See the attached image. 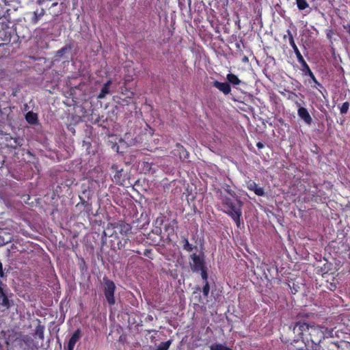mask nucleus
<instances>
[{
	"mask_svg": "<svg viewBox=\"0 0 350 350\" xmlns=\"http://www.w3.org/2000/svg\"><path fill=\"white\" fill-rule=\"evenodd\" d=\"M25 119L31 124H35L38 122L37 114L33 112H28L25 116Z\"/></svg>",
	"mask_w": 350,
	"mask_h": 350,
	"instance_id": "nucleus-18",
	"label": "nucleus"
},
{
	"mask_svg": "<svg viewBox=\"0 0 350 350\" xmlns=\"http://www.w3.org/2000/svg\"><path fill=\"white\" fill-rule=\"evenodd\" d=\"M0 293H1V295L2 297V302H1V304L4 306H6V307H10V302H9V299L7 297V295L4 293L3 289L1 288H0Z\"/></svg>",
	"mask_w": 350,
	"mask_h": 350,
	"instance_id": "nucleus-27",
	"label": "nucleus"
},
{
	"mask_svg": "<svg viewBox=\"0 0 350 350\" xmlns=\"http://www.w3.org/2000/svg\"><path fill=\"white\" fill-rule=\"evenodd\" d=\"M291 95L292 96H289V98L293 99V97H297V95L294 92H291Z\"/></svg>",
	"mask_w": 350,
	"mask_h": 350,
	"instance_id": "nucleus-38",
	"label": "nucleus"
},
{
	"mask_svg": "<svg viewBox=\"0 0 350 350\" xmlns=\"http://www.w3.org/2000/svg\"><path fill=\"white\" fill-rule=\"evenodd\" d=\"M57 1V0H37L36 3L39 6L49 7V2Z\"/></svg>",
	"mask_w": 350,
	"mask_h": 350,
	"instance_id": "nucleus-29",
	"label": "nucleus"
},
{
	"mask_svg": "<svg viewBox=\"0 0 350 350\" xmlns=\"http://www.w3.org/2000/svg\"><path fill=\"white\" fill-rule=\"evenodd\" d=\"M113 228L116 230V233H119L122 237H128L131 233L132 226L131 224L124 222V221H119L114 224ZM129 241V238H122V240L118 243L119 249H124Z\"/></svg>",
	"mask_w": 350,
	"mask_h": 350,
	"instance_id": "nucleus-4",
	"label": "nucleus"
},
{
	"mask_svg": "<svg viewBox=\"0 0 350 350\" xmlns=\"http://www.w3.org/2000/svg\"><path fill=\"white\" fill-rule=\"evenodd\" d=\"M210 350H232L222 344H213L210 346Z\"/></svg>",
	"mask_w": 350,
	"mask_h": 350,
	"instance_id": "nucleus-25",
	"label": "nucleus"
},
{
	"mask_svg": "<svg viewBox=\"0 0 350 350\" xmlns=\"http://www.w3.org/2000/svg\"><path fill=\"white\" fill-rule=\"evenodd\" d=\"M256 146L258 149H262L264 148V144L260 142H258L257 144H256Z\"/></svg>",
	"mask_w": 350,
	"mask_h": 350,
	"instance_id": "nucleus-36",
	"label": "nucleus"
},
{
	"mask_svg": "<svg viewBox=\"0 0 350 350\" xmlns=\"http://www.w3.org/2000/svg\"><path fill=\"white\" fill-rule=\"evenodd\" d=\"M152 164L148 162H144V167L147 170L150 171L151 169Z\"/></svg>",
	"mask_w": 350,
	"mask_h": 350,
	"instance_id": "nucleus-33",
	"label": "nucleus"
},
{
	"mask_svg": "<svg viewBox=\"0 0 350 350\" xmlns=\"http://www.w3.org/2000/svg\"><path fill=\"white\" fill-rule=\"evenodd\" d=\"M3 275H4V273H3V265L0 262V278H3Z\"/></svg>",
	"mask_w": 350,
	"mask_h": 350,
	"instance_id": "nucleus-35",
	"label": "nucleus"
},
{
	"mask_svg": "<svg viewBox=\"0 0 350 350\" xmlns=\"http://www.w3.org/2000/svg\"><path fill=\"white\" fill-rule=\"evenodd\" d=\"M78 266H79V268L82 273L87 272L88 266H87L86 262L83 258H80V260L78 262Z\"/></svg>",
	"mask_w": 350,
	"mask_h": 350,
	"instance_id": "nucleus-26",
	"label": "nucleus"
},
{
	"mask_svg": "<svg viewBox=\"0 0 350 350\" xmlns=\"http://www.w3.org/2000/svg\"><path fill=\"white\" fill-rule=\"evenodd\" d=\"M182 243L183 250L187 252H191L193 249L191 244L189 243L188 239L186 237H182Z\"/></svg>",
	"mask_w": 350,
	"mask_h": 350,
	"instance_id": "nucleus-19",
	"label": "nucleus"
},
{
	"mask_svg": "<svg viewBox=\"0 0 350 350\" xmlns=\"http://www.w3.org/2000/svg\"><path fill=\"white\" fill-rule=\"evenodd\" d=\"M209 291H210V286H209L208 282H206L202 288V293L205 297L208 295Z\"/></svg>",
	"mask_w": 350,
	"mask_h": 350,
	"instance_id": "nucleus-30",
	"label": "nucleus"
},
{
	"mask_svg": "<svg viewBox=\"0 0 350 350\" xmlns=\"http://www.w3.org/2000/svg\"><path fill=\"white\" fill-rule=\"evenodd\" d=\"M103 281V293L108 304L111 306L116 304L115 291L116 285L113 281L109 280L107 277H104Z\"/></svg>",
	"mask_w": 350,
	"mask_h": 350,
	"instance_id": "nucleus-5",
	"label": "nucleus"
},
{
	"mask_svg": "<svg viewBox=\"0 0 350 350\" xmlns=\"http://www.w3.org/2000/svg\"><path fill=\"white\" fill-rule=\"evenodd\" d=\"M111 85V80H108L106 83H105V84L103 85V88L100 90L99 94L98 95V98H104L106 96V95L109 93V88Z\"/></svg>",
	"mask_w": 350,
	"mask_h": 350,
	"instance_id": "nucleus-15",
	"label": "nucleus"
},
{
	"mask_svg": "<svg viewBox=\"0 0 350 350\" xmlns=\"http://www.w3.org/2000/svg\"><path fill=\"white\" fill-rule=\"evenodd\" d=\"M213 86L218 89L225 95L228 94L231 92L230 85L227 82H219L215 80L213 82Z\"/></svg>",
	"mask_w": 350,
	"mask_h": 350,
	"instance_id": "nucleus-13",
	"label": "nucleus"
},
{
	"mask_svg": "<svg viewBox=\"0 0 350 350\" xmlns=\"http://www.w3.org/2000/svg\"><path fill=\"white\" fill-rule=\"evenodd\" d=\"M44 327L43 325H41L40 324H38L36 327V332H35V334L36 336H38V337L40 339V340H43L44 339Z\"/></svg>",
	"mask_w": 350,
	"mask_h": 350,
	"instance_id": "nucleus-21",
	"label": "nucleus"
},
{
	"mask_svg": "<svg viewBox=\"0 0 350 350\" xmlns=\"http://www.w3.org/2000/svg\"><path fill=\"white\" fill-rule=\"evenodd\" d=\"M14 35V30L9 25L0 23V46L10 44Z\"/></svg>",
	"mask_w": 350,
	"mask_h": 350,
	"instance_id": "nucleus-6",
	"label": "nucleus"
},
{
	"mask_svg": "<svg viewBox=\"0 0 350 350\" xmlns=\"http://www.w3.org/2000/svg\"><path fill=\"white\" fill-rule=\"evenodd\" d=\"M68 50V47L67 46H64L62 48H61L60 49H59L57 51V55L59 56V57H61L63 55V54H64Z\"/></svg>",
	"mask_w": 350,
	"mask_h": 350,
	"instance_id": "nucleus-32",
	"label": "nucleus"
},
{
	"mask_svg": "<svg viewBox=\"0 0 350 350\" xmlns=\"http://www.w3.org/2000/svg\"><path fill=\"white\" fill-rule=\"evenodd\" d=\"M343 27L350 36V23H347V25H344Z\"/></svg>",
	"mask_w": 350,
	"mask_h": 350,
	"instance_id": "nucleus-34",
	"label": "nucleus"
},
{
	"mask_svg": "<svg viewBox=\"0 0 350 350\" xmlns=\"http://www.w3.org/2000/svg\"><path fill=\"white\" fill-rule=\"evenodd\" d=\"M46 14L45 7L38 5L33 12L27 13V15L29 16V23L31 25H37Z\"/></svg>",
	"mask_w": 350,
	"mask_h": 350,
	"instance_id": "nucleus-7",
	"label": "nucleus"
},
{
	"mask_svg": "<svg viewBox=\"0 0 350 350\" xmlns=\"http://www.w3.org/2000/svg\"><path fill=\"white\" fill-rule=\"evenodd\" d=\"M296 4L299 10H304L309 7L306 0H296Z\"/></svg>",
	"mask_w": 350,
	"mask_h": 350,
	"instance_id": "nucleus-24",
	"label": "nucleus"
},
{
	"mask_svg": "<svg viewBox=\"0 0 350 350\" xmlns=\"http://www.w3.org/2000/svg\"><path fill=\"white\" fill-rule=\"evenodd\" d=\"M237 46L238 48H239V47H240V45H239V44H237Z\"/></svg>",
	"mask_w": 350,
	"mask_h": 350,
	"instance_id": "nucleus-42",
	"label": "nucleus"
},
{
	"mask_svg": "<svg viewBox=\"0 0 350 350\" xmlns=\"http://www.w3.org/2000/svg\"><path fill=\"white\" fill-rule=\"evenodd\" d=\"M247 187L250 191H254L256 195L258 196H265V191L262 187H258V185L252 180H250L247 185Z\"/></svg>",
	"mask_w": 350,
	"mask_h": 350,
	"instance_id": "nucleus-14",
	"label": "nucleus"
},
{
	"mask_svg": "<svg viewBox=\"0 0 350 350\" xmlns=\"http://www.w3.org/2000/svg\"><path fill=\"white\" fill-rule=\"evenodd\" d=\"M46 8H48L49 14L55 18L62 14L64 5L63 3H58L57 1H54L51 5L49 4V7Z\"/></svg>",
	"mask_w": 350,
	"mask_h": 350,
	"instance_id": "nucleus-11",
	"label": "nucleus"
},
{
	"mask_svg": "<svg viewBox=\"0 0 350 350\" xmlns=\"http://www.w3.org/2000/svg\"><path fill=\"white\" fill-rule=\"evenodd\" d=\"M200 271L201 272V277L202 280L204 281V283L206 282H208V273L206 270V267H205L202 269H200Z\"/></svg>",
	"mask_w": 350,
	"mask_h": 350,
	"instance_id": "nucleus-31",
	"label": "nucleus"
},
{
	"mask_svg": "<svg viewBox=\"0 0 350 350\" xmlns=\"http://www.w3.org/2000/svg\"><path fill=\"white\" fill-rule=\"evenodd\" d=\"M190 258L192 260L190 266L193 272H199L200 269L206 267L203 257H200L196 254H192L190 255Z\"/></svg>",
	"mask_w": 350,
	"mask_h": 350,
	"instance_id": "nucleus-9",
	"label": "nucleus"
},
{
	"mask_svg": "<svg viewBox=\"0 0 350 350\" xmlns=\"http://www.w3.org/2000/svg\"><path fill=\"white\" fill-rule=\"evenodd\" d=\"M82 336L81 330L80 329H76L71 337L70 338L67 346L64 347L65 350H74L75 346L80 340Z\"/></svg>",
	"mask_w": 350,
	"mask_h": 350,
	"instance_id": "nucleus-12",
	"label": "nucleus"
},
{
	"mask_svg": "<svg viewBox=\"0 0 350 350\" xmlns=\"http://www.w3.org/2000/svg\"><path fill=\"white\" fill-rule=\"evenodd\" d=\"M176 147L177 148V151L179 153V157L180 159H186L189 157V152L179 143H176Z\"/></svg>",
	"mask_w": 350,
	"mask_h": 350,
	"instance_id": "nucleus-16",
	"label": "nucleus"
},
{
	"mask_svg": "<svg viewBox=\"0 0 350 350\" xmlns=\"http://www.w3.org/2000/svg\"><path fill=\"white\" fill-rule=\"evenodd\" d=\"M187 1H188V4H189V5H191V0H187Z\"/></svg>",
	"mask_w": 350,
	"mask_h": 350,
	"instance_id": "nucleus-41",
	"label": "nucleus"
},
{
	"mask_svg": "<svg viewBox=\"0 0 350 350\" xmlns=\"http://www.w3.org/2000/svg\"><path fill=\"white\" fill-rule=\"evenodd\" d=\"M172 340H168L166 342H161L155 350H168L172 344Z\"/></svg>",
	"mask_w": 350,
	"mask_h": 350,
	"instance_id": "nucleus-23",
	"label": "nucleus"
},
{
	"mask_svg": "<svg viewBox=\"0 0 350 350\" xmlns=\"http://www.w3.org/2000/svg\"><path fill=\"white\" fill-rule=\"evenodd\" d=\"M151 252V250H146V252H144V255L146 256H148V254L149 253Z\"/></svg>",
	"mask_w": 350,
	"mask_h": 350,
	"instance_id": "nucleus-39",
	"label": "nucleus"
},
{
	"mask_svg": "<svg viewBox=\"0 0 350 350\" xmlns=\"http://www.w3.org/2000/svg\"><path fill=\"white\" fill-rule=\"evenodd\" d=\"M221 200L222 205L226 208L224 213L233 219L238 228H240L243 202L237 198L234 200L227 196H222Z\"/></svg>",
	"mask_w": 350,
	"mask_h": 350,
	"instance_id": "nucleus-3",
	"label": "nucleus"
},
{
	"mask_svg": "<svg viewBox=\"0 0 350 350\" xmlns=\"http://www.w3.org/2000/svg\"><path fill=\"white\" fill-rule=\"evenodd\" d=\"M226 79L229 82L228 83H231L234 85H239L241 82L239 77L232 73L228 74L226 76Z\"/></svg>",
	"mask_w": 350,
	"mask_h": 350,
	"instance_id": "nucleus-17",
	"label": "nucleus"
},
{
	"mask_svg": "<svg viewBox=\"0 0 350 350\" xmlns=\"http://www.w3.org/2000/svg\"><path fill=\"white\" fill-rule=\"evenodd\" d=\"M123 170H121L120 171H117L116 173L113 176L114 181L119 185H122L123 182L124 181V179L122 178V174Z\"/></svg>",
	"mask_w": 350,
	"mask_h": 350,
	"instance_id": "nucleus-22",
	"label": "nucleus"
},
{
	"mask_svg": "<svg viewBox=\"0 0 350 350\" xmlns=\"http://www.w3.org/2000/svg\"><path fill=\"white\" fill-rule=\"evenodd\" d=\"M249 62V59L247 56L244 55L242 58V62L247 63Z\"/></svg>",
	"mask_w": 350,
	"mask_h": 350,
	"instance_id": "nucleus-37",
	"label": "nucleus"
},
{
	"mask_svg": "<svg viewBox=\"0 0 350 350\" xmlns=\"http://www.w3.org/2000/svg\"><path fill=\"white\" fill-rule=\"evenodd\" d=\"M293 331L297 338L291 343L290 350H319V344L323 339L321 327L299 321L295 323Z\"/></svg>",
	"mask_w": 350,
	"mask_h": 350,
	"instance_id": "nucleus-1",
	"label": "nucleus"
},
{
	"mask_svg": "<svg viewBox=\"0 0 350 350\" xmlns=\"http://www.w3.org/2000/svg\"><path fill=\"white\" fill-rule=\"evenodd\" d=\"M340 113L342 115L346 114L349 109V103L346 101L342 104L340 107H339Z\"/></svg>",
	"mask_w": 350,
	"mask_h": 350,
	"instance_id": "nucleus-28",
	"label": "nucleus"
},
{
	"mask_svg": "<svg viewBox=\"0 0 350 350\" xmlns=\"http://www.w3.org/2000/svg\"><path fill=\"white\" fill-rule=\"evenodd\" d=\"M323 332V339L325 338H333L334 337V329L327 328L325 327H321Z\"/></svg>",
	"mask_w": 350,
	"mask_h": 350,
	"instance_id": "nucleus-20",
	"label": "nucleus"
},
{
	"mask_svg": "<svg viewBox=\"0 0 350 350\" xmlns=\"http://www.w3.org/2000/svg\"><path fill=\"white\" fill-rule=\"evenodd\" d=\"M296 106L298 107L297 109V114L299 117L304 121L306 124L308 125H310L312 122V118L308 111L307 109L301 107L300 103L298 101H295Z\"/></svg>",
	"mask_w": 350,
	"mask_h": 350,
	"instance_id": "nucleus-10",
	"label": "nucleus"
},
{
	"mask_svg": "<svg viewBox=\"0 0 350 350\" xmlns=\"http://www.w3.org/2000/svg\"><path fill=\"white\" fill-rule=\"evenodd\" d=\"M13 11L7 7L5 2L3 0L0 1V23L9 25L12 22L11 18V13Z\"/></svg>",
	"mask_w": 350,
	"mask_h": 350,
	"instance_id": "nucleus-8",
	"label": "nucleus"
},
{
	"mask_svg": "<svg viewBox=\"0 0 350 350\" xmlns=\"http://www.w3.org/2000/svg\"><path fill=\"white\" fill-rule=\"evenodd\" d=\"M81 202L84 206H86L88 204V202L85 200L81 199Z\"/></svg>",
	"mask_w": 350,
	"mask_h": 350,
	"instance_id": "nucleus-40",
	"label": "nucleus"
},
{
	"mask_svg": "<svg viewBox=\"0 0 350 350\" xmlns=\"http://www.w3.org/2000/svg\"><path fill=\"white\" fill-rule=\"evenodd\" d=\"M287 34L288 36L289 44L291 46V47L293 48L294 53L296 55L298 62L301 64V71L304 72V74L305 75L310 77L311 80L314 83L315 85H312V88L317 89L319 91V92L325 97V96L322 92V90H323L327 93L326 90H325L323 85L317 81L314 75L313 74L311 69L310 68L308 64L306 63V62L304 59L302 55L301 54L299 49L297 48V46L295 42L293 36L289 29L287 30Z\"/></svg>",
	"mask_w": 350,
	"mask_h": 350,
	"instance_id": "nucleus-2",
	"label": "nucleus"
}]
</instances>
